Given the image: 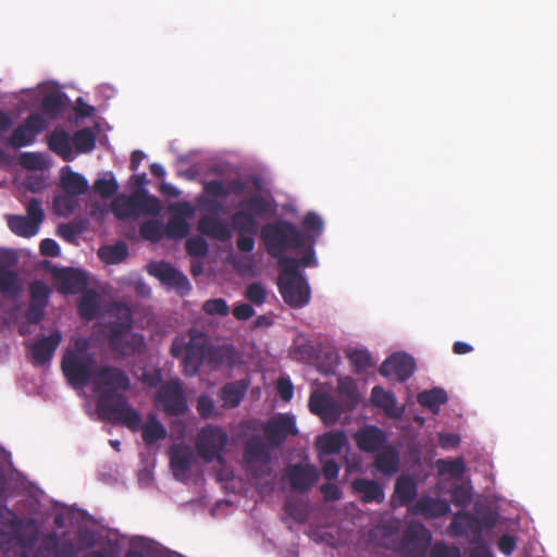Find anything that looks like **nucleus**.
I'll list each match as a JSON object with an SVG mask.
<instances>
[{
	"label": "nucleus",
	"mask_w": 557,
	"mask_h": 557,
	"mask_svg": "<svg viewBox=\"0 0 557 557\" xmlns=\"http://www.w3.org/2000/svg\"><path fill=\"white\" fill-rule=\"evenodd\" d=\"M260 238L269 256L286 273H295L298 268L296 258L285 256L288 249H298L306 245L307 237L292 222L278 220L265 224L260 231Z\"/></svg>",
	"instance_id": "obj_1"
},
{
	"label": "nucleus",
	"mask_w": 557,
	"mask_h": 557,
	"mask_svg": "<svg viewBox=\"0 0 557 557\" xmlns=\"http://www.w3.org/2000/svg\"><path fill=\"white\" fill-rule=\"evenodd\" d=\"M119 318L104 324L109 348L123 357L144 352L146 341L141 334L131 333L133 313L127 306L116 305Z\"/></svg>",
	"instance_id": "obj_2"
},
{
	"label": "nucleus",
	"mask_w": 557,
	"mask_h": 557,
	"mask_svg": "<svg viewBox=\"0 0 557 557\" xmlns=\"http://www.w3.org/2000/svg\"><path fill=\"white\" fill-rule=\"evenodd\" d=\"M39 531L33 521L23 525L15 513L0 506V550H9L12 545L22 549L21 557H28L38 541Z\"/></svg>",
	"instance_id": "obj_3"
},
{
	"label": "nucleus",
	"mask_w": 557,
	"mask_h": 557,
	"mask_svg": "<svg viewBox=\"0 0 557 557\" xmlns=\"http://www.w3.org/2000/svg\"><path fill=\"white\" fill-rule=\"evenodd\" d=\"M161 211L159 198L145 188L135 189L128 196L119 195L111 202V212L117 220L137 219L140 215L158 216Z\"/></svg>",
	"instance_id": "obj_4"
},
{
	"label": "nucleus",
	"mask_w": 557,
	"mask_h": 557,
	"mask_svg": "<svg viewBox=\"0 0 557 557\" xmlns=\"http://www.w3.org/2000/svg\"><path fill=\"white\" fill-rule=\"evenodd\" d=\"M99 416L111 423L127 426L131 431L139 430L141 419L139 413L129 405L127 398L114 391H102L97 400Z\"/></svg>",
	"instance_id": "obj_5"
},
{
	"label": "nucleus",
	"mask_w": 557,
	"mask_h": 557,
	"mask_svg": "<svg viewBox=\"0 0 557 557\" xmlns=\"http://www.w3.org/2000/svg\"><path fill=\"white\" fill-rule=\"evenodd\" d=\"M240 209L231 215L232 227L238 233L257 234L259 230L258 216L272 213L270 199L262 195H252L239 203Z\"/></svg>",
	"instance_id": "obj_6"
},
{
	"label": "nucleus",
	"mask_w": 557,
	"mask_h": 557,
	"mask_svg": "<svg viewBox=\"0 0 557 557\" xmlns=\"http://www.w3.org/2000/svg\"><path fill=\"white\" fill-rule=\"evenodd\" d=\"M228 442L226 431L216 425H207L202 428L196 437L195 447L198 456L205 462L216 460L224 463V450Z\"/></svg>",
	"instance_id": "obj_7"
},
{
	"label": "nucleus",
	"mask_w": 557,
	"mask_h": 557,
	"mask_svg": "<svg viewBox=\"0 0 557 557\" xmlns=\"http://www.w3.org/2000/svg\"><path fill=\"white\" fill-rule=\"evenodd\" d=\"M61 370L66 382L72 387L86 386L96 374V357L78 356L72 351H64L61 360Z\"/></svg>",
	"instance_id": "obj_8"
},
{
	"label": "nucleus",
	"mask_w": 557,
	"mask_h": 557,
	"mask_svg": "<svg viewBox=\"0 0 557 557\" xmlns=\"http://www.w3.org/2000/svg\"><path fill=\"white\" fill-rule=\"evenodd\" d=\"M154 403L170 417L184 414L188 406L182 381L175 377L163 382L158 387Z\"/></svg>",
	"instance_id": "obj_9"
},
{
	"label": "nucleus",
	"mask_w": 557,
	"mask_h": 557,
	"mask_svg": "<svg viewBox=\"0 0 557 557\" xmlns=\"http://www.w3.org/2000/svg\"><path fill=\"white\" fill-rule=\"evenodd\" d=\"M278 286L284 301L290 307L301 308L309 302L310 288L298 268L295 273H286L281 269Z\"/></svg>",
	"instance_id": "obj_10"
},
{
	"label": "nucleus",
	"mask_w": 557,
	"mask_h": 557,
	"mask_svg": "<svg viewBox=\"0 0 557 557\" xmlns=\"http://www.w3.org/2000/svg\"><path fill=\"white\" fill-rule=\"evenodd\" d=\"M47 121L41 114L30 113L23 123L14 128L5 144L13 149L30 146L37 136L47 128Z\"/></svg>",
	"instance_id": "obj_11"
},
{
	"label": "nucleus",
	"mask_w": 557,
	"mask_h": 557,
	"mask_svg": "<svg viewBox=\"0 0 557 557\" xmlns=\"http://www.w3.org/2000/svg\"><path fill=\"white\" fill-rule=\"evenodd\" d=\"M211 347L202 333H193L187 342V349L183 357V373L187 376L196 375Z\"/></svg>",
	"instance_id": "obj_12"
},
{
	"label": "nucleus",
	"mask_w": 557,
	"mask_h": 557,
	"mask_svg": "<svg viewBox=\"0 0 557 557\" xmlns=\"http://www.w3.org/2000/svg\"><path fill=\"white\" fill-rule=\"evenodd\" d=\"M267 442L271 447L281 446L289 435L298 434L295 418L287 413H278L262 425Z\"/></svg>",
	"instance_id": "obj_13"
},
{
	"label": "nucleus",
	"mask_w": 557,
	"mask_h": 557,
	"mask_svg": "<svg viewBox=\"0 0 557 557\" xmlns=\"http://www.w3.org/2000/svg\"><path fill=\"white\" fill-rule=\"evenodd\" d=\"M147 272L157 277L162 284L175 288L181 295L190 290V284L185 274L165 261H153L147 265Z\"/></svg>",
	"instance_id": "obj_14"
},
{
	"label": "nucleus",
	"mask_w": 557,
	"mask_h": 557,
	"mask_svg": "<svg viewBox=\"0 0 557 557\" xmlns=\"http://www.w3.org/2000/svg\"><path fill=\"white\" fill-rule=\"evenodd\" d=\"M271 446L260 435H252L244 446L243 458L247 469L259 475L258 466H268L271 461Z\"/></svg>",
	"instance_id": "obj_15"
},
{
	"label": "nucleus",
	"mask_w": 557,
	"mask_h": 557,
	"mask_svg": "<svg viewBox=\"0 0 557 557\" xmlns=\"http://www.w3.org/2000/svg\"><path fill=\"white\" fill-rule=\"evenodd\" d=\"M416 362L412 357L404 352H396L388 357L379 369L381 375L406 382L414 372Z\"/></svg>",
	"instance_id": "obj_16"
},
{
	"label": "nucleus",
	"mask_w": 557,
	"mask_h": 557,
	"mask_svg": "<svg viewBox=\"0 0 557 557\" xmlns=\"http://www.w3.org/2000/svg\"><path fill=\"white\" fill-rule=\"evenodd\" d=\"M289 486L297 493L308 492L320 479V472L314 465L295 463L286 469Z\"/></svg>",
	"instance_id": "obj_17"
},
{
	"label": "nucleus",
	"mask_w": 557,
	"mask_h": 557,
	"mask_svg": "<svg viewBox=\"0 0 557 557\" xmlns=\"http://www.w3.org/2000/svg\"><path fill=\"white\" fill-rule=\"evenodd\" d=\"M174 214L169 219L165 225V234L171 239L185 238L189 233L187 219L193 218L195 210L189 202H177L170 207Z\"/></svg>",
	"instance_id": "obj_18"
},
{
	"label": "nucleus",
	"mask_w": 557,
	"mask_h": 557,
	"mask_svg": "<svg viewBox=\"0 0 557 557\" xmlns=\"http://www.w3.org/2000/svg\"><path fill=\"white\" fill-rule=\"evenodd\" d=\"M96 391H114L115 393L126 392L131 387L127 374L116 367L104 366L96 371L94 377Z\"/></svg>",
	"instance_id": "obj_19"
},
{
	"label": "nucleus",
	"mask_w": 557,
	"mask_h": 557,
	"mask_svg": "<svg viewBox=\"0 0 557 557\" xmlns=\"http://www.w3.org/2000/svg\"><path fill=\"white\" fill-rule=\"evenodd\" d=\"M61 342L62 334L59 330L52 331L47 336L38 337L30 347L32 363L35 367H42L49 363Z\"/></svg>",
	"instance_id": "obj_20"
},
{
	"label": "nucleus",
	"mask_w": 557,
	"mask_h": 557,
	"mask_svg": "<svg viewBox=\"0 0 557 557\" xmlns=\"http://www.w3.org/2000/svg\"><path fill=\"white\" fill-rule=\"evenodd\" d=\"M431 534L422 524H410L404 533V543L410 557H424L431 544Z\"/></svg>",
	"instance_id": "obj_21"
},
{
	"label": "nucleus",
	"mask_w": 557,
	"mask_h": 557,
	"mask_svg": "<svg viewBox=\"0 0 557 557\" xmlns=\"http://www.w3.org/2000/svg\"><path fill=\"white\" fill-rule=\"evenodd\" d=\"M357 447L364 453L379 451L387 443L386 433L376 425L360 428L354 435Z\"/></svg>",
	"instance_id": "obj_22"
},
{
	"label": "nucleus",
	"mask_w": 557,
	"mask_h": 557,
	"mask_svg": "<svg viewBox=\"0 0 557 557\" xmlns=\"http://www.w3.org/2000/svg\"><path fill=\"white\" fill-rule=\"evenodd\" d=\"M197 231L203 236L222 243L232 238V231L226 221L214 215L200 218L197 222Z\"/></svg>",
	"instance_id": "obj_23"
},
{
	"label": "nucleus",
	"mask_w": 557,
	"mask_h": 557,
	"mask_svg": "<svg viewBox=\"0 0 557 557\" xmlns=\"http://www.w3.org/2000/svg\"><path fill=\"white\" fill-rule=\"evenodd\" d=\"M413 515H420L425 519H434L450 512V505L446 499L431 496L420 497L411 508Z\"/></svg>",
	"instance_id": "obj_24"
},
{
	"label": "nucleus",
	"mask_w": 557,
	"mask_h": 557,
	"mask_svg": "<svg viewBox=\"0 0 557 557\" xmlns=\"http://www.w3.org/2000/svg\"><path fill=\"white\" fill-rule=\"evenodd\" d=\"M354 493L360 494V500L363 504H381L385 499V493L380 483L370 479L358 478L351 482Z\"/></svg>",
	"instance_id": "obj_25"
},
{
	"label": "nucleus",
	"mask_w": 557,
	"mask_h": 557,
	"mask_svg": "<svg viewBox=\"0 0 557 557\" xmlns=\"http://www.w3.org/2000/svg\"><path fill=\"white\" fill-rule=\"evenodd\" d=\"M370 400L374 407L383 409L385 414L389 418H400L404 412V409L397 406L394 394L386 392L379 385L372 388Z\"/></svg>",
	"instance_id": "obj_26"
},
{
	"label": "nucleus",
	"mask_w": 557,
	"mask_h": 557,
	"mask_svg": "<svg viewBox=\"0 0 557 557\" xmlns=\"http://www.w3.org/2000/svg\"><path fill=\"white\" fill-rule=\"evenodd\" d=\"M74 545L71 542L63 544L59 547V537L52 532L47 534L34 557H73Z\"/></svg>",
	"instance_id": "obj_27"
},
{
	"label": "nucleus",
	"mask_w": 557,
	"mask_h": 557,
	"mask_svg": "<svg viewBox=\"0 0 557 557\" xmlns=\"http://www.w3.org/2000/svg\"><path fill=\"white\" fill-rule=\"evenodd\" d=\"M249 387V381L238 380L228 382L222 386L220 398L222 406L226 409H233L239 406Z\"/></svg>",
	"instance_id": "obj_28"
},
{
	"label": "nucleus",
	"mask_w": 557,
	"mask_h": 557,
	"mask_svg": "<svg viewBox=\"0 0 557 557\" xmlns=\"http://www.w3.org/2000/svg\"><path fill=\"white\" fill-rule=\"evenodd\" d=\"M375 453L373 466L379 472L385 475H393L398 471L399 453L394 446L385 445Z\"/></svg>",
	"instance_id": "obj_29"
},
{
	"label": "nucleus",
	"mask_w": 557,
	"mask_h": 557,
	"mask_svg": "<svg viewBox=\"0 0 557 557\" xmlns=\"http://www.w3.org/2000/svg\"><path fill=\"white\" fill-rule=\"evenodd\" d=\"M48 146L51 151L60 156L63 160H72V138L64 129H54L48 137Z\"/></svg>",
	"instance_id": "obj_30"
},
{
	"label": "nucleus",
	"mask_w": 557,
	"mask_h": 557,
	"mask_svg": "<svg viewBox=\"0 0 557 557\" xmlns=\"http://www.w3.org/2000/svg\"><path fill=\"white\" fill-rule=\"evenodd\" d=\"M193 462V453L187 447L174 446L171 448L170 466L176 478L189 471Z\"/></svg>",
	"instance_id": "obj_31"
},
{
	"label": "nucleus",
	"mask_w": 557,
	"mask_h": 557,
	"mask_svg": "<svg viewBox=\"0 0 557 557\" xmlns=\"http://www.w3.org/2000/svg\"><path fill=\"white\" fill-rule=\"evenodd\" d=\"M418 494L416 481L409 475H400L395 483L394 496L401 506L411 504Z\"/></svg>",
	"instance_id": "obj_32"
},
{
	"label": "nucleus",
	"mask_w": 557,
	"mask_h": 557,
	"mask_svg": "<svg viewBox=\"0 0 557 557\" xmlns=\"http://www.w3.org/2000/svg\"><path fill=\"white\" fill-rule=\"evenodd\" d=\"M77 311L79 317L85 321L96 319L100 311L99 295L95 289H87L81 297Z\"/></svg>",
	"instance_id": "obj_33"
},
{
	"label": "nucleus",
	"mask_w": 557,
	"mask_h": 557,
	"mask_svg": "<svg viewBox=\"0 0 557 557\" xmlns=\"http://www.w3.org/2000/svg\"><path fill=\"white\" fill-rule=\"evenodd\" d=\"M347 443L344 432H329L319 436L317 445L321 454L336 455L339 454Z\"/></svg>",
	"instance_id": "obj_34"
},
{
	"label": "nucleus",
	"mask_w": 557,
	"mask_h": 557,
	"mask_svg": "<svg viewBox=\"0 0 557 557\" xmlns=\"http://www.w3.org/2000/svg\"><path fill=\"white\" fill-rule=\"evenodd\" d=\"M417 400L422 407L430 409L433 413H437L441 406L447 403L448 396L443 388L434 387L419 393Z\"/></svg>",
	"instance_id": "obj_35"
},
{
	"label": "nucleus",
	"mask_w": 557,
	"mask_h": 557,
	"mask_svg": "<svg viewBox=\"0 0 557 557\" xmlns=\"http://www.w3.org/2000/svg\"><path fill=\"white\" fill-rule=\"evenodd\" d=\"M61 188L72 195L81 196L88 191V181L79 173L73 172L69 169L66 174L61 177Z\"/></svg>",
	"instance_id": "obj_36"
},
{
	"label": "nucleus",
	"mask_w": 557,
	"mask_h": 557,
	"mask_svg": "<svg viewBox=\"0 0 557 557\" xmlns=\"http://www.w3.org/2000/svg\"><path fill=\"white\" fill-rule=\"evenodd\" d=\"M143 430V441L150 446L158 441L164 440L168 435L165 426L157 419L153 413L147 418V422L140 425Z\"/></svg>",
	"instance_id": "obj_37"
},
{
	"label": "nucleus",
	"mask_w": 557,
	"mask_h": 557,
	"mask_svg": "<svg viewBox=\"0 0 557 557\" xmlns=\"http://www.w3.org/2000/svg\"><path fill=\"white\" fill-rule=\"evenodd\" d=\"M60 278L64 289L71 294L81 293L87 286V277L85 273L78 269L64 270Z\"/></svg>",
	"instance_id": "obj_38"
},
{
	"label": "nucleus",
	"mask_w": 557,
	"mask_h": 557,
	"mask_svg": "<svg viewBox=\"0 0 557 557\" xmlns=\"http://www.w3.org/2000/svg\"><path fill=\"white\" fill-rule=\"evenodd\" d=\"M8 226L15 235L26 238L35 236L39 231V226L24 215L9 216Z\"/></svg>",
	"instance_id": "obj_39"
},
{
	"label": "nucleus",
	"mask_w": 557,
	"mask_h": 557,
	"mask_svg": "<svg viewBox=\"0 0 557 557\" xmlns=\"http://www.w3.org/2000/svg\"><path fill=\"white\" fill-rule=\"evenodd\" d=\"M99 258L108 264H116L124 261L128 256V248L124 242L104 246L98 251Z\"/></svg>",
	"instance_id": "obj_40"
},
{
	"label": "nucleus",
	"mask_w": 557,
	"mask_h": 557,
	"mask_svg": "<svg viewBox=\"0 0 557 557\" xmlns=\"http://www.w3.org/2000/svg\"><path fill=\"white\" fill-rule=\"evenodd\" d=\"M22 288L16 272L0 267V293L9 295L13 298L17 297Z\"/></svg>",
	"instance_id": "obj_41"
},
{
	"label": "nucleus",
	"mask_w": 557,
	"mask_h": 557,
	"mask_svg": "<svg viewBox=\"0 0 557 557\" xmlns=\"http://www.w3.org/2000/svg\"><path fill=\"white\" fill-rule=\"evenodd\" d=\"M72 144L79 153H88L96 147V135L89 128L85 127L74 133Z\"/></svg>",
	"instance_id": "obj_42"
},
{
	"label": "nucleus",
	"mask_w": 557,
	"mask_h": 557,
	"mask_svg": "<svg viewBox=\"0 0 557 557\" xmlns=\"http://www.w3.org/2000/svg\"><path fill=\"white\" fill-rule=\"evenodd\" d=\"M334 407V400L326 394L313 393L309 398V409L317 416H325L330 413Z\"/></svg>",
	"instance_id": "obj_43"
},
{
	"label": "nucleus",
	"mask_w": 557,
	"mask_h": 557,
	"mask_svg": "<svg viewBox=\"0 0 557 557\" xmlns=\"http://www.w3.org/2000/svg\"><path fill=\"white\" fill-rule=\"evenodd\" d=\"M355 373L367 372L372 368V357L366 349H354L347 355Z\"/></svg>",
	"instance_id": "obj_44"
},
{
	"label": "nucleus",
	"mask_w": 557,
	"mask_h": 557,
	"mask_svg": "<svg viewBox=\"0 0 557 557\" xmlns=\"http://www.w3.org/2000/svg\"><path fill=\"white\" fill-rule=\"evenodd\" d=\"M64 109V96L60 92H50L42 98L41 110L50 116H58Z\"/></svg>",
	"instance_id": "obj_45"
},
{
	"label": "nucleus",
	"mask_w": 557,
	"mask_h": 557,
	"mask_svg": "<svg viewBox=\"0 0 557 557\" xmlns=\"http://www.w3.org/2000/svg\"><path fill=\"white\" fill-rule=\"evenodd\" d=\"M94 190L102 198L108 199L116 194L119 184L113 174L109 173V177H100L95 181Z\"/></svg>",
	"instance_id": "obj_46"
},
{
	"label": "nucleus",
	"mask_w": 557,
	"mask_h": 557,
	"mask_svg": "<svg viewBox=\"0 0 557 557\" xmlns=\"http://www.w3.org/2000/svg\"><path fill=\"white\" fill-rule=\"evenodd\" d=\"M304 228L309 233V237L314 242L323 231V221L315 212H308L302 220Z\"/></svg>",
	"instance_id": "obj_47"
},
{
	"label": "nucleus",
	"mask_w": 557,
	"mask_h": 557,
	"mask_svg": "<svg viewBox=\"0 0 557 557\" xmlns=\"http://www.w3.org/2000/svg\"><path fill=\"white\" fill-rule=\"evenodd\" d=\"M140 235L150 242H159L162 238V226L157 220H150L141 223L139 226Z\"/></svg>",
	"instance_id": "obj_48"
},
{
	"label": "nucleus",
	"mask_w": 557,
	"mask_h": 557,
	"mask_svg": "<svg viewBox=\"0 0 557 557\" xmlns=\"http://www.w3.org/2000/svg\"><path fill=\"white\" fill-rule=\"evenodd\" d=\"M187 253L191 257L202 258L209 251L208 243L200 236L190 237L186 242Z\"/></svg>",
	"instance_id": "obj_49"
},
{
	"label": "nucleus",
	"mask_w": 557,
	"mask_h": 557,
	"mask_svg": "<svg viewBox=\"0 0 557 557\" xmlns=\"http://www.w3.org/2000/svg\"><path fill=\"white\" fill-rule=\"evenodd\" d=\"M202 310L209 315L225 317L230 312L227 302L223 298H214L205 301Z\"/></svg>",
	"instance_id": "obj_50"
},
{
	"label": "nucleus",
	"mask_w": 557,
	"mask_h": 557,
	"mask_svg": "<svg viewBox=\"0 0 557 557\" xmlns=\"http://www.w3.org/2000/svg\"><path fill=\"white\" fill-rule=\"evenodd\" d=\"M29 292H30V302L39 304L42 306L48 305L49 288L45 283H42L40 281H36V282L32 283L30 287H29Z\"/></svg>",
	"instance_id": "obj_51"
},
{
	"label": "nucleus",
	"mask_w": 557,
	"mask_h": 557,
	"mask_svg": "<svg viewBox=\"0 0 557 557\" xmlns=\"http://www.w3.org/2000/svg\"><path fill=\"white\" fill-rule=\"evenodd\" d=\"M245 297L251 304L261 306L265 301L267 290L260 283L253 282L246 287Z\"/></svg>",
	"instance_id": "obj_52"
},
{
	"label": "nucleus",
	"mask_w": 557,
	"mask_h": 557,
	"mask_svg": "<svg viewBox=\"0 0 557 557\" xmlns=\"http://www.w3.org/2000/svg\"><path fill=\"white\" fill-rule=\"evenodd\" d=\"M26 213L27 219L40 226L45 219L41 201L37 198H32L26 206Z\"/></svg>",
	"instance_id": "obj_53"
},
{
	"label": "nucleus",
	"mask_w": 557,
	"mask_h": 557,
	"mask_svg": "<svg viewBox=\"0 0 557 557\" xmlns=\"http://www.w3.org/2000/svg\"><path fill=\"white\" fill-rule=\"evenodd\" d=\"M429 557H461L457 546H448L444 542H436L430 550Z\"/></svg>",
	"instance_id": "obj_54"
},
{
	"label": "nucleus",
	"mask_w": 557,
	"mask_h": 557,
	"mask_svg": "<svg viewBox=\"0 0 557 557\" xmlns=\"http://www.w3.org/2000/svg\"><path fill=\"white\" fill-rule=\"evenodd\" d=\"M285 512L292 517L296 522H305L308 518L306 507L296 502H287L284 505Z\"/></svg>",
	"instance_id": "obj_55"
},
{
	"label": "nucleus",
	"mask_w": 557,
	"mask_h": 557,
	"mask_svg": "<svg viewBox=\"0 0 557 557\" xmlns=\"http://www.w3.org/2000/svg\"><path fill=\"white\" fill-rule=\"evenodd\" d=\"M203 191L212 197H227L228 190L223 182L219 180H211L203 184Z\"/></svg>",
	"instance_id": "obj_56"
},
{
	"label": "nucleus",
	"mask_w": 557,
	"mask_h": 557,
	"mask_svg": "<svg viewBox=\"0 0 557 557\" xmlns=\"http://www.w3.org/2000/svg\"><path fill=\"white\" fill-rule=\"evenodd\" d=\"M46 307L47 306L29 301L28 308L25 312L27 322L30 324H38L44 319Z\"/></svg>",
	"instance_id": "obj_57"
},
{
	"label": "nucleus",
	"mask_w": 557,
	"mask_h": 557,
	"mask_svg": "<svg viewBox=\"0 0 557 557\" xmlns=\"http://www.w3.org/2000/svg\"><path fill=\"white\" fill-rule=\"evenodd\" d=\"M451 498L454 504L458 506H467L472 500V494L467 487L459 485L454 488Z\"/></svg>",
	"instance_id": "obj_58"
},
{
	"label": "nucleus",
	"mask_w": 557,
	"mask_h": 557,
	"mask_svg": "<svg viewBox=\"0 0 557 557\" xmlns=\"http://www.w3.org/2000/svg\"><path fill=\"white\" fill-rule=\"evenodd\" d=\"M78 540L83 549H91L98 544L97 533L89 529L79 530Z\"/></svg>",
	"instance_id": "obj_59"
},
{
	"label": "nucleus",
	"mask_w": 557,
	"mask_h": 557,
	"mask_svg": "<svg viewBox=\"0 0 557 557\" xmlns=\"http://www.w3.org/2000/svg\"><path fill=\"white\" fill-rule=\"evenodd\" d=\"M214 409V404L211 397L201 395L197 398V411L200 417L207 419L211 417Z\"/></svg>",
	"instance_id": "obj_60"
},
{
	"label": "nucleus",
	"mask_w": 557,
	"mask_h": 557,
	"mask_svg": "<svg viewBox=\"0 0 557 557\" xmlns=\"http://www.w3.org/2000/svg\"><path fill=\"white\" fill-rule=\"evenodd\" d=\"M320 491L325 502H336L342 497L341 488L332 482L322 484Z\"/></svg>",
	"instance_id": "obj_61"
},
{
	"label": "nucleus",
	"mask_w": 557,
	"mask_h": 557,
	"mask_svg": "<svg viewBox=\"0 0 557 557\" xmlns=\"http://www.w3.org/2000/svg\"><path fill=\"white\" fill-rule=\"evenodd\" d=\"M276 389L284 401H289L294 396V386L289 379L281 377L277 381Z\"/></svg>",
	"instance_id": "obj_62"
},
{
	"label": "nucleus",
	"mask_w": 557,
	"mask_h": 557,
	"mask_svg": "<svg viewBox=\"0 0 557 557\" xmlns=\"http://www.w3.org/2000/svg\"><path fill=\"white\" fill-rule=\"evenodd\" d=\"M20 162L25 169L36 170L41 165V158L36 152H24L21 154Z\"/></svg>",
	"instance_id": "obj_63"
},
{
	"label": "nucleus",
	"mask_w": 557,
	"mask_h": 557,
	"mask_svg": "<svg viewBox=\"0 0 557 557\" xmlns=\"http://www.w3.org/2000/svg\"><path fill=\"white\" fill-rule=\"evenodd\" d=\"M497 545L504 555L510 556L517 547V541L512 535L505 534L499 537Z\"/></svg>",
	"instance_id": "obj_64"
}]
</instances>
